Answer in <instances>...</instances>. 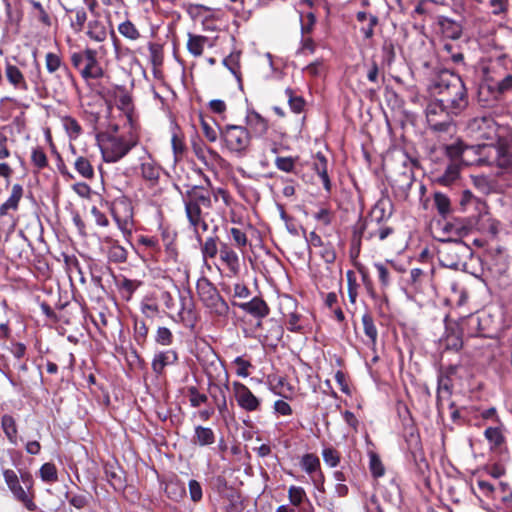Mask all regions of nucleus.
<instances>
[{"label":"nucleus","mask_w":512,"mask_h":512,"mask_svg":"<svg viewBox=\"0 0 512 512\" xmlns=\"http://www.w3.org/2000/svg\"><path fill=\"white\" fill-rule=\"evenodd\" d=\"M190 403L192 407H199L201 404L207 402L208 398L205 394L199 393L196 387L188 388Z\"/></svg>","instance_id":"obj_62"},{"label":"nucleus","mask_w":512,"mask_h":512,"mask_svg":"<svg viewBox=\"0 0 512 512\" xmlns=\"http://www.w3.org/2000/svg\"><path fill=\"white\" fill-rule=\"evenodd\" d=\"M3 477L14 498L22 503L29 511H35L37 506L33 501V493L24 489L20 484V480L16 472L11 469H5L3 471Z\"/></svg>","instance_id":"obj_9"},{"label":"nucleus","mask_w":512,"mask_h":512,"mask_svg":"<svg viewBox=\"0 0 512 512\" xmlns=\"http://www.w3.org/2000/svg\"><path fill=\"white\" fill-rule=\"evenodd\" d=\"M193 151L196 155V157L201 161L203 162L204 164H208V161L210 159H215L218 157V153L215 152L214 150L212 149H209L207 146L205 145H200V144H194L193 145Z\"/></svg>","instance_id":"obj_43"},{"label":"nucleus","mask_w":512,"mask_h":512,"mask_svg":"<svg viewBox=\"0 0 512 512\" xmlns=\"http://www.w3.org/2000/svg\"><path fill=\"white\" fill-rule=\"evenodd\" d=\"M313 170L320 177V179L323 183L324 189L327 192H330L331 191V181H330V178L328 175V161H327V158L321 152H318L314 157Z\"/></svg>","instance_id":"obj_22"},{"label":"nucleus","mask_w":512,"mask_h":512,"mask_svg":"<svg viewBox=\"0 0 512 512\" xmlns=\"http://www.w3.org/2000/svg\"><path fill=\"white\" fill-rule=\"evenodd\" d=\"M112 215L118 228L122 232H130L133 226V208L127 200H119L114 203Z\"/></svg>","instance_id":"obj_13"},{"label":"nucleus","mask_w":512,"mask_h":512,"mask_svg":"<svg viewBox=\"0 0 512 512\" xmlns=\"http://www.w3.org/2000/svg\"><path fill=\"white\" fill-rule=\"evenodd\" d=\"M434 204L437 211L442 216H446L451 211V203L449 198L441 192H436L434 194Z\"/></svg>","instance_id":"obj_45"},{"label":"nucleus","mask_w":512,"mask_h":512,"mask_svg":"<svg viewBox=\"0 0 512 512\" xmlns=\"http://www.w3.org/2000/svg\"><path fill=\"white\" fill-rule=\"evenodd\" d=\"M246 124L257 137L265 135L268 131V122L259 113L252 111L246 115Z\"/></svg>","instance_id":"obj_24"},{"label":"nucleus","mask_w":512,"mask_h":512,"mask_svg":"<svg viewBox=\"0 0 512 512\" xmlns=\"http://www.w3.org/2000/svg\"><path fill=\"white\" fill-rule=\"evenodd\" d=\"M367 234V219H359L353 226V233L351 238V255L358 256L361 248V241Z\"/></svg>","instance_id":"obj_23"},{"label":"nucleus","mask_w":512,"mask_h":512,"mask_svg":"<svg viewBox=\"0 0 512 512\" xmlns=\"http://www.w3.org/2000/svg\"><path fill=\"white\" fill-rule=\"evenodd\" d=\"M441 236L449 237L453 239H461L462 236L467 235L469 232L468 227L463 225L461 222L455 220L453 222H445L441 225Z\"/></svg>","instance_id":"obj_27"},{"label":"nucleus","mask_w":512,"mask_h":512,"mask_svg":"<svg viewBox=\"0 0 512 512\" xmlns=\"http://www.w3.org/2000/svg\"><path fill=\"white\" fill-rule=\"evenodd\" d=\"M390 203L388 200L381 199L379 200L373 210H372V217L375 221L382 222L383 219L389 218L391 215V212L386 213V208L389 206Z\"/></svg>","instance_id":"obj_49"},{"label":"nucleus","mask_w":512,"mask_h":512,"mask_svg":"<svg viewBox=\"0 0 512 512\" xmlns=\"http://www.w3.org/2000/svg\"><path fill=\"white\" fill-rule=\"evenodd\" d=\"M484 436L492 449L499 448L505 442V437L500 427H488L484 431Z\"/></svg>","instance_id":"obj_40"},{"label":"nucleus","mask_w":512,"mask_h":512,"mask_svg":"<svg viewBox=\"0 0 512 512\" xmlns=\"http://www.w3.org/2000/svg\"><path fill=\"white\" fill-rule=\"evenodd\" d=\"M45 66L47 71L53 74L62 67V60L59 55L49 52L45 56Z\"/></svg>","instance_id":"obj_54"},{"label":"nucleus","mask_w":512,"mask_h":512,"mask_svg":"<svg viewBox=\"0 0 512 512\" xmlns=\"http://www.w3.org/2000/svg\"><path fill=\"white\" fill-rule=\"evenodd\" d=\"M70 12L75 14V21L71 23L72 28L79 32L83 29L87 20V13L83 8L71 9Z\"/></svg>","instance_id":"obj_58"},{"label":"nucleus","mask_w":512,"mask_h":512,"mask_svg":"<svg viewBox=\"0 0 512 512\" xmlns=\"http://www.w3.org/2000/svg\"><path fill=\"white\" fill-rule=\"evenodd\" d=\"M40 478L45 483H55L58 481V473L55 464L44 463L39 470Z\"/></svg>","instance_id":"obj_42"},{"label":"nucleus","mask_w":512,"mask_h":512,"mask_svg":"<svg viewBox=\"0 0 512 512\" xmlns=\"http://www.w3.org/2000/svg\"><path fill=\"white\" fill-rule=\"evenodd\" d=\"M177 355L174 352H161L155 355L152 361V369L155 373L161 374L164 368L176 361Z\"/></svg>","instance_id":"obj_34"},{"label":"nucleus","mask_w":512,"mask_h":512,"mask_svg":"<svg viewBox=\"0 0 512 512\" xmlns=\"http://www.w3.org/2000/svg\"><path fill=\"white\" fill-rule=\"evenodd\" d=\"M212 200L209 191L197 186H194L183 195L186 217L199 242L201 241V233H205L208 230V224L205 221L207 213L204 210L211 209Z\"/></svg>","instance_id":"obj_2"},{"label":"nucleus","mask_w":512,"mask_h":512,"mask_svg":"<svg viewBox=\"0 0 512 512\" xmlns=\"http://www.w3.org/2000/svg\"><path fill=\"white\" fill-rule=\"evenodd\" d=\"M31 162L38 170H42L47 167L48 159L42 148L36 147L32 150Z\"/></svg>","instance_id":"obj_51"},{"label":"nucleus","mask_w":512,"mask_h":512,"mask_svg":"<svg viewBox=\"0 0 512 512\" xmlns=\"http://www.w3.org/2000/svg\"><path fill=\"white\" fill-rule=\"evenodd\" d=\"M255 324L253 329L254 337L264 342L274 344L281 340L283 336V327L278 322H248Z\"/></svg>","instance_id":"obj_12"},{"label":"nucleus","mask_w":512,"mask_h":512,"mask_svg":"<svg viewBox=\"0 0 512 512\" xmlns=\"http://www.w3.org/2000/svg\"><path fill=\"white\" fill-rule=\"evenodd\" d=\"M108 244V259L114 263L126 262L128 256L127 250L114 240L108 241Z\"/></svg>","instance_id":"obj_35"},{"label":"nucleus","mask_w":512,"mask_h":512,"mask_svg":"<svg viewBox=\"0 0 512 512\" xmlns=\"http://www.w3.org/2000/svg\"><path fill=\"white\" fill-rule=\"evenodd\" d=\"M220 138L224 147L236 157H244L250 150L251 134L243 126L229 124L220 128Z\"/></svg>","instance_id":"obj_7"},{"label":"nucleus","mask_w":512,"mask_h":512,"mask_svg":"<svg viewBox=\"0 0 512 512\" xmlns=\"http://www.w3.org/2000/svg\"><path fill=\"white\" fill-rule=\"evenodd\" d=\"M24 189L21 184H13L8 199L0 205V217H12L19 208V203L23 197Z\"/></svg>","instance_id":"obj_18"},{"label":"nucleus","mask_w":512,"mask_h":512,"mask_svg":"<svg viewBox=\"0 0 512 512\" xmlns=\"http://www.w3.org/2000/svg\"><path fill=\"white\" fill-rule=\"evenodd\" d=\"M369 458V468L373 477H382L385 473V468L382 464L380 457L375 452H370Z\"/></svg>","instance_id":"obj_48"},{"label":"nucleus","mask_w":512,"mask_h":512,"mask_svg":"<svg viewBox=\"0 0 512 512\" xmlns=\"http://www.w3.org/2000/svg\"><path fill=\"white\" fill-rule=\"evenodd\" d=\"M324 462L330 467H336L340 463V454L333 447H327L322 452Z\"/></svg>","instance_id":"obj_56"},{"label":"nucleus","mask_w":512,"mask_h":512,"mask_svg":"<svg viewBox=\"0 0 512 512\" xmlns=\"http://www.w3.org/2000/svg\"><path fill=\"white\" fill-rule=\"evenodd\" d=\"M275 166L283 172H292L295 168V159L292 157H277Z\"/></svg>","instance_id":"obj_61"},{"label":"nucleus","mask_w":512,"mask_h":512,"mask_svg":"<svg viewBox=\"0 0 512 512\" xmlns=\"http://www.w3.org/2000/svg\"><path fill=\"white\" fill-rule=\"evenodd\" d=\"M239 307L255 318L265 317L268 312L266 303L258 297L253 298L249 302L239 304Z\"/></svg>","instance_id":"obj_28"},{"label":"nucleus","mask_w":512,"mask_h":512,"mask_svg":"<svg viewBox=\"0 0 512 512\" xmlns=\"http://www.w3.org/2000/svg\"><path fill=\"white\" fill-rule=\"evenodd\" d=\"M115 284L120 296L125 300H130L134 292L142 285V281L128 279L125 276L115 277Z\"/></svg>","instance_id":"obj_20"},{"label":"nucleus","mask_w":512,"mask_h":512,"mask_svg":"<svg viewBox=\"0 0 512 512\" xmlns=\"http://www.w3.org/2000/svg\"><path fill=\"white\" fill-rule=\"evenodd\" d=\"M285 94L288 98V103L291 110L294 113H300L303 111L305 106V100L302 96L296 95L291 88L285 90Z\"/></svg>","instance_id":"obj_44"},{"label":"nucleus","mask_w":512,"mask_h":512,"mask_svg":"<svg viewBox=\"0 0 512 512\" xmlns=\"http://www.w3.org/2000/svg\"><path fill=\"white\" fill-rule=\"evenodd\" d=\"M440 245L437 249L438 259L442 266L459 269L466 264L472 255V249L461 239L438 237Z\"/></svg>","instance_id":"obj_6"},{"label":"nucleus","mask_w":512,"mask_h":512,"mask_svg":"<svg viewBox=\"0 0 512 512\" xmlns=\"http://www.w3.org/2000/svg\"><path fill=\"white\" fill-rule=\"evenodd\" d=\"M301 464L308 474L317 472L320 468V460L315 454H305L302 458Z\"/></svg>","instance_id":"obj_50"},{"label":"nucleus","mask_w":512,"mask_h":512,"mask_svg":"<svg viewBox=\"0 0 512 512\" xmlns=\"http://www.w3.org/2000/svg\"><path fill=\"white\" fill-rule=\"evenodd\" d=\"M485 81L487 82L488 89L498 95L512 90V74H506L501 79L486 77Z\"/></svg>","instance_id":"obj_26"},{"label":"nucleus","mask_w":512,"mask_h":512,"mask_svg":"<svg viewBox=\"0 0 512 512\" xmlns=\"http://www.w3.org/2000/svg\"><path fill=\"white\" fill-rule=\"evenodd\" d=\"M141 175L151 185H155L161 174V167L150 157L141 163Z\"/></svg>","instance_id":"obj_25"},{"label":"nucleus","mask_w":512,"mask_h":512,"mask_svg":"<svg viewBox=\"0 0 512 512\" xmlns=\"http://www.w3.org/2000/svg\"><path fill=\"white\" fill-rule=\"evenodd\" d=\"M230 235H231V238L235 244V246L240 250V251H243V249L247 246L248 244V238H247V235L245 234V232H243L241 229L239 228H231L230 229Z\"/></svg>","instance_id":"obj_53"},{"label":"nucleus","mask_w":512,"mask_h":512,"mask_svg":"<svg viewBox=\"0 0 512 512\" xmlns=\"http://www.w3.org/2000/svg\"><path fill=\"white\" fill-rule=\"evenodd\" d=\"M201 252L204 259L214 258L218 253L216 238L209 237L202 245Z\"/></svg>","instance_id":"obj_55"},{"label":"nucleus","mask_w":512,"mask_h":512,"mask_svg":"<svg viewBox=\"0 0 512 512\" xmlns=\"http://www.w3.org/2000/svg\"><path fill=\"white\" fill-rule=\"evenodd\" d=\"M288 498L290 503L297 507L300 506L305 500H307V495L302 487L290 486L288 490Z\"/></svg>","instance_id":"obj_47"},{"label":"nucleus","mask_w":512,"mask_h":512,"mask_svg":"<svg viewBox=\"0 0 512 512\" xmlns=\"http://www.w3.org/2000/svg\"><path fill=\"white\" fill-rule=\"evenodd\" d=\"M141 311L146 318L161 317L157 302L152 298H145L141 302Z\"/></svg>","instance_id":"obj_46"},{"label":"nucleus","mask_w":512,"mask_h":512,"mask_svg":"<svg viewBox=\"0 0 512 512\" xmlns=\"http://www.w3.org/2000/svg\"><path fill=\"white\" fill-rule=\"evenodd\" d=\"M219 257L226 265L230 276H237L240 273V258L237 252L227 243H221Z\"/></svg>","instance_id":"obj_17"},{"label":"nucleus","mask_w":512,"mask_h":512,"mask_svg":"<svg viewBox=\"0 0 512 512\" xmlns=\"http://www.w3.org/2000/svg\"><path fill=\"white\" fill-rule=\"evenodd\" d=\"M1 426L9 442L13 445L18 443V429L13 416L5 414L1 418Z\"/></svg>","instance_id":"obj_32"},{"label":"nucleus","mask_w":512,"mask_h":512,"mask_svg":"<svg viewBox=\"0 0 512 512\" xmlns=\"http://www.w3.org/2000/svg\"><path fill=\"white\" fill-rule=\"evenodd\" d=\"M5 76L7 81L13 86L15 90L21 92H27L29 90V85L24 76V73L21 71L19 66L7 63L5 66Z\"/></svg>","instance_id":"obj_19"},{"label":"nucleus","mask_w":512,"mask_h":512,"mask_svg":"<svg viewBox=\"0 0 512 512\" xmlns=\"http://www.w3.org/2000/svg\"><path fill=\"white\" fill-rule=\"evenodd\" d=\"M465 143L462 140H457L445 147L446 155L450 158L451 162L462 164Z\"/></svg>","instance_id":"obj_37"},{"label":"nucleus","mask_w":512,"mask_h":512,"mask_svg":"<svg viewBox=\"0 0 512 512\" xmlns=\"http://www.w3.org/2000/svg\"><path fill=\"white\" fill-rule=\"evenodd\" d=\"M166 493L169 498L178 500L185 495L186 489H185L184 484H180L177 482H171V483L167 484V486H166Z\"/></svg>","instance_id":"obj_57"},{"label":"nucleus","mask_w":512,"mask_h":512,"mask_svg":"<svg viewBox=\"0 0 512 512\" xmlns=\"http://www.w3.org/2000/svg\"><path fill=\"white\" fill-rule=\"evenodd\" d=\"M172 150L174 153L175 160L177 161L183 156L185 151V144L181 136L177 133H173L171 138Z\"/></svg>","instance_id":"obj_59"},{"label":"nucleus","mask_w":512,"mask_h":512,"mask_svg":"<svg viewBox=\"0 0 512 512\" xmlns=\"http://www.w3.org/2000/svg\"><path fill=\"white\" fill-rule=\"evenodd\" d=\"M74 169L84 179H92L94 177L93 166L86 157L78 156L74 162Z\"/></svg>","instance_id":"obj_38"},{"label":"nucleus","mask_w":512,"mask_h":512,"mask_svg":"<svg viewBox=\"0 0 512 512\" xmlns=\"http://www.w3.org/2000/svg\"><path fill=\"white\" fill-rule=\"evenodd\" d=\"M467 134L477 141L512 142V127L498 124L490 114H480L470 118L466 124Z\"/></svg>","instance_id":"obj_3"},{"label":"nucleus","mask_w":512,"mask_h":512,"mask_svg":"<svg viewBox=\"0 0 512 512\" xmlns=\"http://www.w3.org/2000/svg\"><path fill=\"white\" fill-rule=\"evenodd\" d=\"M229 391L228 381L224 384L212 383L209 386L210 396L219 412L221 417H226L228 413L227 397L226 394Z\"/></svg>","instance_id":"obj_16"},{"label":"nucleus","mask_w":512,"mask_h":512,"mask_svg":"<svg viewBox=\"0 0 512 512\" xmlns=\"http://www.w3.org/2000/svg\"><path fill=\"white\" fill-rule=\"evenodd\" d=\"M477 158H478L477 144L476 145H465L462 165H465V166L476 165L477 166Z\"/></svg>","instance_id":"obj_52"},{"label":"nucleus","mask_w":512,"mask_h":512,"mask_svg":"<svg viewBox=\"0 0 512 512\" xmlns=\"http://www.w3.org/2000/svg\"><path fill=\"white\" fill-rule=\"evenodd\" d=\"M60 121L71 141H75L81 136L83 130L77 119L69 115H63L60 117Z\"/></svg>","instance_id":"obj_29"},{"label":"nucleus","mask_w":512,"mask_h":512,"mask_svg":"<svg viewBox=\"0 0 512 512\" xmlns=\"http://www.w3.org/2000/svg\"><path fill=\"white\" fill-rule=\"evenodd\" d=\"M206 41V36L189 34L187 49L193 56L199 57L203 53Z\"/></svg>","instance_id":"obj_39"},{"label":"nucleus","mask_w":512,"mask_h":512,"mask_svg":"<svg viewBox=\"0 0 512 512\" xmlns=\"http://www.w3.org/2000/svg\"><path fill=\"white\" fill-rule=\"evenodd\" d=\"M216 436L214 431L209 427L198 425L195 427V433L192 442L199 446H208L215 443Z\"/></svg>","instance_id":"obj_31"},{"label":"nucleus","mask_w":512,"mask_h":512,"mask_svg":"<svg viewBox=\"0 0 512 512\" xmlns=\"http://www.w3.org/2000/svg\"><path fill=\"white\" fill-rule=\"evenodd\" d=\"M198 293L201 299L205 302L208 307L215 310V313L222 315L227 311L228 306L226 302L221 298L216 288L206 280L199 282L197 285Z\"/></svg>","instance_id":"obj_10"},{"label":"nucleus","mask_w":512,"mask_h":512,"mask_svg":"<svg viewBox=\"0 0 512 512\" xmlns=\"http://www.w3.org/2000/svg\"><path fill=\"white\" fill-rule=\"evenodd\" d=\"M87 36L95 42H103L107 38V29L100 20H91L87 25Z\"/></svg>","instance_id":"obj_33"},{"label":"nucleus","mask_w":512,"mask_h":512,"mask_svg":"<svg viewBox=\"0 0 512 512\" xmlns=\"http://www.w3.org/2000/svg\"><path fill=\"white\" fill-rule=\"evenodd\" d=\"M428 90L433 97H438L451 114L459 116L468 107L467 88L461 77L449 70H442L434 75Z\"/></svg>","instance_id":"obj_1"},{"label":"nucleus","mask_w":512,"mask_h":512,"mask_svg":"<svg viewBox=\"0 0 512 512\" xmlns=\"http://www.w3.org/2000/svg\"><path fill=\"white\" fill-rule=\"evenodd\" d=\"M429 127L436 132H448L453 125L455 114H451L441 99L435 97L425 110Z\"/></svg>","instance_id":"obj_8"},{"label":"nucleus","mask_w":512,"mask_h":512,"mask_svg":"<svg viewBox=\"0 0 512 512\" xmlns=\"http://www.w3.org/2000/svg\"><path fill=\"white\" fill-rule=\"evenodd\" d=\"M315 16L313 13L309 12L304 17H301V33L302 36H305L311 33L313 26L315 24Z\"/></svg>","instance_id":"obj_63"},{"label":"nucleus","mask_w":512,"mask_h":512,"mask_svg":"<svg viewBox=\"0 0 512 512\" xmlns=\"http://www.w3.org/2000/svg\"><path fill=\"white\" fill-rule=\"evenodd\" d=\"M97 50L92 48L85 49L83 68L80 74L84 79H98L104 74V71L97 60Z\"/></svg>","instance_id":"obj_14"},{"label":"nucleus","mask_w":512,"mask_h":512,"mask_svg":"<svg viewBox=\"0 0 512 512\" xmlns=\"http://www.w3.org/2000/svg\"><path fill=\"white\" fill-rule=\"evenodd\" d=\"M460 166L457 162H451L438 178V182L444 186L452 185L459 178Z\"/></svg>","instance_id":"obj_36"},{"label":"nucleus","mask_w":512,"mask_h":512,"mask_svg":"<svg viewBox=\"0 0 512 512\" xmlns=\"http://www.w3.org/2000/svg\"><path fill=\"white\" fill-rule=\"evenodd\" d=\"M233 393L237 404L243 410L247 412H254L259 410L261 405L260 400L243 383L237 381L234 382Z\"/></svg>","instance_id":"obj_11"},{"label":"nucleus","mask_w":512,"mask_h":512,"mask_svg":"<svg viewBox=\"0 0 512 512\" xmlns=\"http://www.w3.org/2000/svg\"><path fill=\"white\" fill-rule=\"evenodd\" d=\"M477 166H494L512 178V141L477 144Z\"/></svg>","instance_id":"obj_4"},{"label":"nucleus","mask_w":512,"mask_h":512,"mask_svg":"<svg viewBox=\"0 0 512 512\" xmlns=\"http://www.w3.org/2000/svg\"><path fill=\"white\" fill-rule=\"evenodd\" d=\"M348 297L351 303H355L358 296V284L352 271L347 272Z\"/></svg>","instance_id":"obj_60"},{"label":"nucleus","mask_w":512,"mask_h":512,"mask_svg":"<svg viewBox=\"0 0 512 512\" xmlns=\"http://www.w3.org/2000/svg\"><path fill=\"white\" fill-rule=\"evenodd\" d=\"M464 322H445V336L443 343L446 349L458 351L463 346Z\"/></svg>","instance_id":"obj_15"},{"label":"nucleus","mask_w":512,"mask_h":512,"mask_svg":"<svg viewBox=\"0 0 512 512\" xmlns=\"http://www.w3.org/2000/svg\"><path fill=\"white\" fill-rule=\"evenodd\" d=\"M451 394H452L451 379L447 376L439 377L438 389H437V409L439 412H441L443 409L444 400L449 399Z\"/></svg>","instance_id":"obj_30"},{"label":"nucleus","mask_w":512,"mask_h":512,"mask_svg":"<svg viewBox=\"0 0 512 512\" xmlns=\"http://www.w3.org/2000/svg\"><path fill=\"white\" fill-rule=\"evenodd\" d=\"M118 32L130 41H137L141 34L134 23L130 20H125L118 25Z\"/></svg>","instance_id":"obj_41"},{"label":"nucleus","mask_w":512,"mask_h":512,"mask_svg":"<svg viewBox=\"0 0 512 512\" xmlns=\"http://www.w3.org/2000/svg\"><path fill=\"white\" fill-rule=\"evenodd\" d=\"M139 142L138 136L128 133H103L97 136V143L103 160L106 163H116L123 159Z\"/></svg>","instance_id":"obj_5"},{"label":"nucleus","mask_w":512,"mask_h":512,"mask_svg":"<svg viewBox=\"0 0 512 512\" xmlns=\"http://www.w3.org/2000/svg\"><path fill=\"white\" fill-rule=\"evenodd\" d=\"M392 232V228L382 225L381 222L375 221L374 218L367 219V234H365L366 240L378 239L379 241H383Z\"/></svg>","instance_id":"obj_21"},{"label":"nucleus","mask_w":512,"mask_h":512,"mask_svg":"<svg viewBox=\"0 0 512 512\" xmlns=\"http://www.w3.org/2000/svg\"><path fill=\"white\" fill-rule=\"evenodd\" d=\"M374 268L377 272L379 281L382 286L386 287L390 284V272L387 267L382 263H375Z\"/></svg>","instance_id":"obj_64"}]
</instances>
